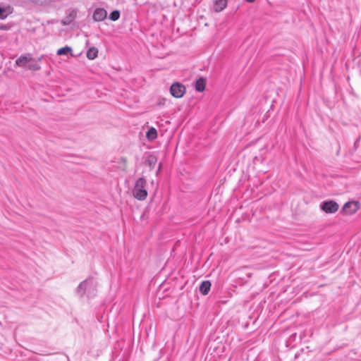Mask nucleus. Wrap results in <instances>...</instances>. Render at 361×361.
Segmentation results:
<instances>
[{
	"label": "nucleus",
	"mask_w": 361,
	"mask_h": 361,
	"mask_svg": "<svg viewBox=\"0 0 361 361\" xmlns=\"http://www.w3.org/2000/svg\"><path fill=\"white\" fill-rule=\"evenodd\" d=\"M76 293L80 296L86 295L92 298L97 293V282L93 278H88L82 281L76 289Z\"/></svg>",
	"instance_id": "f257e3e1"
},
{
	"label": "nucleus",
	"mask_w": 361,
	"mask_h": 361,
	"mask_svg": "<svg viewBox=\"0 0 361 361\" xmlns=\"http://www.w3.org/2000/svg\"><path fill=\"white\" fill-rule=\"evenodd\" d=\"M29 69L30 70H39V66L37 64H32L29 66Z\"/></svg>",
	"instance_id": "f3484780"
},
{
	"label": "nucleus",
	"mask_w": 361,
	"mask_h": 361,
	"mask_svg": "<svg viewBox=\"0 0 361 361\" xmlns=\"http://www.w3.org/2000/svg\"><path fill=\"white\" fill-rule=\"evenodd\" d=\"M32 60V58L27 55L20 56L16 61V64L20 67H25L26 64Z\"/></svg>",
	"instance_id": "6e6552de"
},
{
	"label": "nucleus",
	"mask_w": 361,
	"mask_h": 361,
	"mask_svg": "<svg viewBox=\"0 0 361 361\" xmlns=\"http://www.w3.org/2000/svg\"><path fill=\"white\" fill-rule=\"evenodd\" d=\"M148 140H154L157 137V132L154 128H151L146 134Z\"/></svg>",
	"instance_id": "ddd939ff"
},
{
	"label": "nucleus",
	"mask_w": 361,
	"mask_h": 361,
	"mask_svg": "<svg viewBox=\"0 0 361 361\" xmlns=\"http://www.w3.org/2000/svg\"><path fill=\"white\" fill-rule=\"evenodd\" d=\"M9 28H10V27L6 25H0V30H8Z\"/></svg>",
	"instance_id": "a211bd4d"
},
{
	"label": "nucleus",
	"mask_w": 361,
	"mask_h": 361,
	"mask_svg": "<svg viewBox=\"0 0 361 361\" xmlns=\"http://www.w3.org/2000/svg\"><path fill=\"white\" fill-rule=\"evenodd\" d=\"M98 50L97 48L92 47L90 48L87 51V57L89 59H94L97 56Z\"/></svg>",
	"instance_id": "4468645a"
},
{
	"label": "nucleus",
	"mask_w": 361,
	"mask_h": 361,
	"mask_svg": "<svg viewBox=\"0 0 361 361\" xmlns=\"http://www.w3.org/2000/svg\"><path fill=\"white\" fill-rule=\"evenodd\" d=\"M227 0H215L214 10L215 12H221L227 6Z\"/></svg>",
	"instance_id": "0eeeda50"
},
{
	"label": "nucleus",
	"mask_w": 361,
	"mask_h": 361,
	"mask_svg": "<svg viewBox=\"0 0 361 361\" xmlns=\"http://www.w3.org/2000/svg\"><path fill=\"white\" fill-rule=\"evenodd\" d=\"M160 169H161V164H159V169H158L157 173H158L160 171Z\"/></svg>",
	"instance_id": "aec40b11"
},
{
	"label": "nucleus",
	"mask_w": 361,
	"mask_h": 361,
	"mask_svg": "<svg viewBox=\"0 0 361 361\" xmlns=\"http://www.w3.org/2000/svg\"><path fill=\"white\" fill-rule=\"evenodd\" d=\"M119 18L120 12L118 10H115L110 13L109 18L113 21L118 20Z\"/></svg>",
	"instance_id": "dca6fc26"
},
{
	"label": "nucleus",
	"mask_w": 361,
	"mask_h": 361,
	"mask_svg": "<svg viewBox=\"0 0 361 361\" xmlns=\"http://www.w3.org/2000/svg\"><path fill=\"white\" fill-rule=\"evenodd\" d=\"M71 52H72L71 47L66 46V47L59 49L57 50L56 53H57V55L62 56V55H66L68 53H71Z\"/></svg>",
	"instance_id": "2eb2a0df"
},
{
	"label": "nucleus",
	"mask_w": 361,
	"mask_h": 361,
	"mask_svg": "<svg viewBox=\"0 0 361 361\" xmlns=\"http://www.w3.org/2000/svg\"><path fill=\"white\" fill-rule=\"evenodd\" d=\"M171 95L176 98H181L185 93V87L180 82H174L170 88Z\"/></svg>",
	"instance_id": "7ed1b4c3"
},
{
	"label": "nucleus",
	"mask_w": 361,
	"mask_h": 361,
	"mask_svg": "<svg viewBox=\"0 0 361 361\" xmlns=\"http://www.w3.org/2000/svg\"><path fill=\"white\" fill-rule=\"evenodd\" d=\"M211 287V283L209 281H202L200 286V291L202 295L208 294Z\"/></svg>",
	"instance_id": "9d476101"
},
{
	"label": "nucleus",
	"mask_w": 361,
	"mask_h": 361,
	"mask_svg": "<svg viewBox=\"0 0 361 361\" xmlns=\"http://www.w3.org/2000/svg\"><path fill=\"white\" fill-rule=\"evenodd\" d=\"M107 16V12L104 8H97L93 13V20L97 22L102 21L106 19Z\"/></svg>",
	"instance_id": "423d86ee"
},
{
	"label": "nucleus",
	"mask_w": 361,
	"mask_h": 361,
	"mask_svg": "<svg viewBox=\"0 0 361 361\" xmlns=\"http://www.w3.org/2000/svg\"><path fill=\"white\" fill-rule=\"evenodd\" d=\"M206 85V80L204 78H198L195 82V90L199 92H202L204 90Z\"/></svg>",
	"instance_id": "1a4fd4ad"
},
{
	"label": "nucleus",
	"mask_w": 361,
	"mask_h": 361,
	"mask_svg": "<svg viewBox=\"0 0 361 361\" xmlns=\"http://www.w3.org/2000/svg\"><path fill=\"white\" fill-rule=\"evenodd\" d=\"M157 158L155 155L154 154H150L147 157V159H146V164H147V166L152 169H153L156 164H157Z\"/></svg>",
	"instance_id": "f8f14e48"
},
{
	"label": "nucleus",
	"mask_w": 361,
	"mask_h": 361,
	"mask_svg": "<svg viewBox=\"0 0 361 361\" xmlns=\"http://www.w3.org/2000/svg\"><path fill=\"white\" fill-rule=\"evenodd\" d=\"M11 13L12 8L11 6L0 7V19H5Z\"/></svg>",
	"instance_id": "9b49d317"
},
{
	"label": "nucleus",
	"mask_w": 361,
	"mask_h": 361,
	"mask_svg": "<svg viewBox=\"0 0 361 361\" xmlns=\"http://www.w3.org/2000/svg\"><path fill=\"white\" fill-rule=\"evenodd\" d=\"M247 2H250V3H252L254 2L255 0H245Z\"/></svg>",
	"instance_id": "6ab92c4d"
},
{
	"label": "nucleus",
	"mask_w": 361,
	"mask_h": 361,
	"mask_svg": "<svg viewBox=\"0 0 361 361\" xmlns=\"http://www.w3.org/2000/svg\"><path fill=\"white\" fill-rule=\"evenodd\" d=\"M338 204L333 200L324 201L320 204L321 209L328 214L335 213L338 211Z\"/></svg>",
	"instance_id": "20e7f679"
},
{
	"label": "nucleus",
	"mask_w": 361,
	"mask_h": 361,
	"mask_svg": "<svg viewBox=\"0 0 361 361\" xmlns=\"http://www.w3.org/2000/svg\"><path fill=\"white\" fill-rule=\"evenodd\" d=\"M358 209L359 203L355 201L346 202L343 207V210L346 214H353L355 213Z\"/></svg>",
	"instance_id": "39448f33"
},
{
	"label": "nucleus",
	"mask_w": 361,
	"mask_h": 361,
	"mask_svg": "<svg viewBox=\"0 0 361 361\" xmlns=\"http://www.w3.org/2000/svg\"><path fill=\"white\" fill-rule=\"evenodd\" d=\"M147 182L145 178H139L135 184L133 190V194L135 198L138 200H144L147 196L146 190Z\"/></svg>",
	"instance_id": "f03ea898"
}]
</instances>
